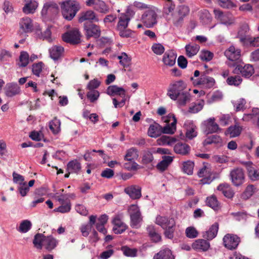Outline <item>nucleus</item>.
I'll return each instance as SVG.
<instances>
[{
	"mask_svg": "<svg viewBox=\"0 0 259 259\" xmlns=\"http://www.w3.org/2000/svg\"><path fill=\"white\" fill-rule=\"evenodd\" d=\"M61 7L63 17L67 20H71L80 9L78 3L74 1L66 0L61 3Z\"/></svg>",
	"mask_w": 259,
	"mask_h": 259,
	"instance_id": "nucleus-1",
	"label": "nucleus"
},
{
	"mask_svg": "<svg viewBox=\"0 0 259 259\" xmlns=\"http://www.w3.org/2000/svg\"><path fill=\"white\" fill-rule=\"evenodd\" d=\"M190 12L189 8L186 5H181L177 7L176 11L168 17L167 20L172 23L176 27L182 25L184 18L188 15Z\"/></svg>",
	"mask_w": 259,
	"mask_h": 259,
	"instance_id": "nucleus-2",
	"label": "nucleus"
},
{
	"mask_svg": "<svg viewBox=\"0 0 259 259\" xmlns=\"http://www.w3.org/2000/svg\"><path fill=\"white\" fill-rule=\"evenodd\" d=\"M131 219V226L134 228H139L143 219L139 207L137 205H131L128 209Z\"/></svg>",
	"mask_w": 259,
	"mask_h": 259,
	"instance_id": "nucleus-3",
	"label": "nucleus"
},
{
	"mask_svg": "<svg viewBox=\"0 0 259 259\" xmlns=\"http://www.w3.org/2000/svg\"><path fill=\"white\" fill-rule=\"evenodd\" d=\"M186 88V84L182 80L171 83L167 90V95L172 100H176L179 96Z\"/></svg>",
	"mask_w": 259,
	"mask_h": 259,
	"instance_id": "nucleus-4",
	"label": "nucleus"
},
{
	"mask_svg": "<svg viewBox=\"0 0 259 259\" xmlns=\"http://www.w3.org/2000/svg\"><path fill=\"white\" fill-rule=\"evenodd\" d=\"M229 177L233 185L236 187L241 186L245 180L244 171L240 167L232 169L230 172Z\"/></svg>",
	"mask_w": 259,
	"mask_h": 259,
	"instance_id": "nucleus-5",
	"label": "nucleus"
},
{
	"mask_svg": "<svg viewBox=\"0 0 259 259\" xmlns=\"http://www.w3.org/2000/svg\"><path fill=\"white\" fill-rule=\"evenodd\" d=\"M225 55L230 61L232 62L228 64L230 67H234L240 62L241 51L239 49H235L234 46H231L226 50Z\"/></svg>",
	"mask_w": 259,
	"mask_h": 259,
	"instance_id": "nucleus-6",
	"label": "nucleus"
},
{
	"mask_svg": "<svg viewBox=\"0 0 259 259\" xmlns=\"http://www.w3.org/2000/svg\"><path fill=\"white\" fill-rule=\"evenodd\" d=\"M141 21L146 27L152 28L157 24V14L153 10H147L142 15Z\"/></svg>",
	"mask_w": 259,
	"mask_h": 259,
	"instance_id": "nucleus-7",
	"label": "nucleus"
},
{
	"mask_svg": "<svg viewBox=\"0 0 259 259\" xmlns=\"http://www.w3.org/2000/svg\"><path fill=\"white\" fill-rule=\"evenodd\" d=\"M83 30L88 39L93 37L98 38L101 35V29L99 26L90 22H84Z\"/></svg>",
	"mask_w": 259,
	"mask_h": 259,
	"instance_id": "nucleus-8",
	"label": "nucleus"
},
{
	"mask_svg": "<svg viewBox=\"0 0 259 259\" xmlns=\"http://www.w3.org/2000/svg\"><path fill=\"white\" fill-rule=\"evenodd\" d=\"M80 37L81 34L78 29L74 28L63 34L62 39L65 42L75 45L80 42Z\"/></svg>",
	"mask_w": 259,
	"mask_h": 259,
	"instance_id": "nucleus-9",
	"label": "nucleus"
},
{
	"mask_svg": "<svg viewBox=\"0 0 259 259\" xmlns=\"http://www.w3.org/2000/svg\"><path fill=\"white\" fill-rule=\"evenodd\" d=\"M134 14L133 11L130 9H127L125 13L121 14L118 17V22L116 26L117 30L126 28Z\"/></svg>",
	"mask_w": 259,
	"mask_h": 259,
	"instance_id": "nucleus-10",
	"label": "nucleus"
},
{
	"mask_svg": "<svg viewBox=\"0 0 259 259\" xmlns=\"http://www.w3.org/2000/svg\"><path fill=\"white\" fill-rule=\"evenodd\" d=\"M122 214L119 213L116 214L112 219V223L113 225V231L115 234H121L127 228V225L122 221Z\"/></svg>",
	"mask_w": 259,
	"mask_h": 259,
	"instance_id": "nucleus-11",
	"label": "nucleus"
},
{
	"mask_svg": "<svg viewBox=\"0 0 259 259\" xmlns=\"http://www.w3.org/2000/svg\"><path fill=\"white\" fill-rule=\"evenodd\" d=\"M240 242V238L234 234H227L223 238L225 247L230 250L236 249Z\"/></svg>",
	"mask_w": 259,
	"mask_h": 259,
	"instance_id": "nucleus-12",
	"label": "nucleus"
},
{
	"mask_svg": "<svg viewBox=\"0 0 259 259\" xmlns=\"http://www.w3.org/2000/svg\"><path fill=\"white\" fill-rule=\"evenodd\" d=\"M234 73L241 74L242 76L246 78L250 77L254 73V68L251 65L238 64L233 71Z\"/></svg>",
	"mask_w": 259,
	"mask_h": 259,
	"instance_id": "nucleus-13",
	"label": "nucleus"
},
{
	"mask_svg": "<svg viewBox=\"0 0 259 259\" xmlns=\"http://www.w3.org/2000/svg\"><path fill=\"white\" fill-rule=\"evenodd\" d=\"M93 23L99 21L97 14L92 10H88L80 13L78 17V22L82 23L84 21Z\"/></svg>",
	"mask_w": 259,
	"mask_h": 259,
	"instance_id": "nucleus-14",
	"label": "nucleus"
},
{
	"mask_svg": "<svg viewBox=\"0 0 259 259\" xmlns=\"http://www.w3.org/2000/svg\"><path fill=\"white\" fill-rule=\"evenodd\" d=\"M242 163L245 166L249 179L252 182L259 181V168L254 167L252 162L250 161L244 162Z\"/></svg>",
	"mask_w": 259,
	"mask_h": 259,
	"instance_id": "nucleus-15",
	"label": "nucleus"
},
{
	"mask_svg": "<svg viewBox=\"0 0 259 259\" xmlns=\"http://www.w3.org/2000/svg\"><path fill=\"white\" fill-rule=\"evenodd\" d=\"M167 150L163 148H151L149 150L145 151L142 157V162L144 164H148L152 162L154 159L153 153H159L166 154Z\"/></svg>",
	"mask_w": 259,
	"mask_h": 259,
	"instance_id": "nucleus-16",
	"label": "nucleus"
},
{
	"mask_svg": "<svg viewBox=\"0 0 259 259\" xmlns=\"http://www.w3.org/2000/svg\"><path fill=\"white\" fill-rule=\"evenodd\" d=\"M215 84V80L213 78L207 75L206 72H201L200 77L198 79L197 84L201 85L203 88H211Z\"/></svg>",
	"mask_w": 259,
	"mask_h": 259,
	"instance_id": "nucleus-17",
	"label": "nucleus"
},
{
	"mask_svg": "<svg viewBox=\"0 0 259 259\" xmlns=\"http://www.w3.org/2000/svg\"><path fill=\"white\" fill-rule=\"evenodd\" d=\"M203 128L206 134L218 132L220 130L219 125L215 122L214 117L209 118L203 123Z\"/></svg>",
	"mask_w": 259,
	"mask_h": 259,
	"instance_id": "nucleus-18",
	"label": "nucleus"
},
{
	"mask_svg": "<svg viewBox=\"0 0 259 259\" xmlns=\"http://www.w3.org/2000/svg\"><path fill=\"white\" fill-rule=\"evenodd\" d=\"M155 223L161 226L163 229L169 228L170 226H176V222L174 218L160 215L156 217Z\"/></svg>",
	"mask_w": 259,
	"mask_h": 259,
	"instance_id": "nucleus-19",
	"label": "nucleus"
},
{
	"mask_svg": "<svg viewBox=\"0 0 259 259\" xmlns=\"http://www.w3.org/2000/svg\"><path fill=\"white\" fill-rule=\"evenodd\" d=\"M198 175L199 177L203 178L201 181L203 184H209L212 181L210 169L207 164H204L202 167L198 171Z\"/></svg>",
	"mask_w": 259,
	"mask_h": 259,
	"instance_id": "nucleus-20",
	"label": "nucleus"
},
{
	"mask_svg": "<svg viewBox=\"0 0 259 259\" xmlns=\"http://www.w3.org/2000/svg\"><path fill=\"white\" fill-rule=\"evenodd\" d=\"M124 192L132 199H139L142 196L141 187L138 185H131L125 188Z\"/></svg>",
	"mask_w": 259,
	"mask_h": 259,
	"instance_id": "nucleus-21",
	"label": "nucleus"
},
{
	"mask_svg": "<svg viewBox=\"0 0 259 259\" xmlns=\"http://www.w3.org/2000/svg\"><path fill=\"white\" fill-rule=\"evenodd\" d=\"M58 5L53 2H48L44 4L41 10L42 15L53 16L56 15L58 12Z\"/></svg>",
	"mask_w": 259,
	"mask_h": 259,
	"instance_id": "nucleus-22",
	"label": "nucleus"
},
{
	"mask_svg": "<svg viewBox=\"0 0 259 259\" xmlns=\"http://www.w3.org/2000/svg\"><path fill=\"white\" fill-rule=\"evenodd\" d=\"M4 90L6 96L8 97H12L19 94L21 92L20 87L15 82L7 83Z\"/></svg>",
	"mask_w": 259,
	"mask_h": 259,
	"instance_id": "nucleus-23",
	"label": "nucleus"
},
{
	"mask_svg": "<svg viewBox=\"0 0 259 259\" xmlns=\"http://www.w3.org/2000/svg\"><path fill=\"white\" fill-rule=\"evenodd\" d=\"M24 2L23 12L26 14H33L38 7V3L35 0H24Z\"/></svg>",
	"mask_w": 259,
	"mask_h": 259,
	"instance_id": "nucleus-24",
	"label": "nucleus"
},
{
	"mask_svg": "<svg viewBox=\"0 0 259 259\" xmlns=\"http://www.w3.org/2000/svg\"><path fill=\"white\" fill-rule=\"evenodd\" d=\"M106 93L110 96L118 95L121 97H125V90L123 88L119 87L116 85L109 86L106 90Z\"/></svg>",
	"mask_w": 259,
	"mask_h": 259,
	"instance_id": "nucleus-25",
	"label": "nucleus"
},
{
	"mask_svg": "<svg viewBox=\"0 0 259 259\" xmlns=\"http://www.w3.org/2000/svg\"><path fill=\"white\" fill-rule=\"evenodd\" d=\"M242 130V127L238 124L229 126L225 131V134L226 136L233 138L239 136Z\"/></svg>",
	"mask_w": 259,
	"mask_h": 259,
	"instance_id": "nucleus-26",
	"label": "nucleus"
},
{
	"mask_svg": "<svg viewBox=\"0 0 259 259\" xmlns=\"http://www.w3.org/2000/svg\"><path fill=\"white\" fill-rule=\"evenodd\" d=\"M148 236L154 242L157 243L161 241V236L158 233L155 227L153 225L148 226L146 228Z\"/></svg>",
	"mask_w": 259,
	"mask_h": 259,
	"instance_id": "nucleus-27",
	"label": "nucleus"
},
{
	"mask_svg": "<svg viewBox=\"0 0 259 259\" xmlns=\"http://www.w3.org/2000/svg\"><path fill=\"white\" fill-rule=\"evenodd\" d=\"M162 133V126L159 124L154 122L151 124L148 130V135L152 138H157Z\"/></svg>",
	"mask_w": 259,
	"mask_h": 259,
	"instance_id": "nucleus-28",
	"label": "nucleus"
},
{
	"mask_svg": "<svg viewBox=\"0 0 259 259\" xmlns=\"http://www.w3.org/2000/svg\"><path fill=\"white\" fill-rule=\"evenodd\" d=\"M20 27L24 32H31L33 29L31 19L27 17L23 18L20 21Z\"/></svg>",
	"mask_w": 259,
	"mask_h": 259,
	"instance_id": "nucleus-29",
	"label": "nucleus"
},
{
	"mask_svg": "<svg viewBox=\"0 0 259 259\" xmlns=\"http://www.w3.org/2000/svg\"><path fill=\"white\" fill-rule=\"evenodd\" d=\"M64 51L63 47L60 46H54L49 50L50 56L53 60H57L62 56Z\"/></svg>",
	"mask_w": 259,
	"mask_h": 259,
	"instance_id": "nucleus-30",
	"label": "nucleus"
},
{
	"mask_svg": "<svg viewBox=\"0 0 259 259\" xmlns=\"http://www.w3.org/2000/svg\"><path fill=\"white\" fill-rule=\"evenodd\" d=\"M217 189L222 192L224 195L228 198H232L234 195V192L230 186L228 184H222L218 186Z\"/></svg>",
	"mask_w": 259,
	"mask_h": 259,
	"instance_id": "nucleus-31",
	"label": "nucleus"
},
{
	"mask_svg": "<svg viewBox=\"0 0 259 259\" xmlns=\"http://www.w3.org/2000/svg\"><path fill=\"white\" fill-rule=\"evenodd\" d=\"M177 56L171 51H167L165 53L162 61L166 65L172 66L176 63Z\"/></svg>",
	"mask_w": 259,
	"mask_h": 259,
	"instance_id": "nucleus-32",
	"label": "nucleus"
},
{
	"mask_svg": "<svg viewBox=\"0 0 259 259\" xmlns=\"http://www.w3.org/2000/svg\"><path fill=\"white\" fill-rule=\"evenodd\" d=\"M219 224L218 223H214L209 228V230L204 233L203 237L207 240H212L217 235L219 230Z\"/></svg>",
	"mask_w": 259,
	"mask_h": 259,
	"instance_id": "nucleus-33",
	"label": "nucleus"
},
{
	"mask_svg": "<svg viewBox=\"0 0 259 259\" xmlns=\"http://www.w3.org/2000/svg\"><path fill=\"white\" fill-rule=\"evenodd\" d=\"M176 5L171 0H166L164 7V12L167 19L168 18V17H170L171 15L176 12Z\"/></svg>",
	"mask_w": 259,
	"mask_h": 259,
	"instance_id": "nucleus-34",
	"label": "nucleus"
},
{
	"mask_svg": "<svg viewBox=\"0 0 259 259\" xmlns=\"http://www.w3.org/2000/svg\"><path fill=\"white\" fill-rule=\"evenodd\" d=\"M139 157V151L135 147H132L126 151L124 159L126 161H134L137 160Z\"/></svg>",
	"mask_w": 259,
	"mask_h": 259,
	"instance_id": "nucleus-35",
	"label": "nucleus"
},
{
	"mask_svg": "<svg viewBox=\"0 0 259 259\" xmlns=\"http://www.w3.org/2000/svg\"><path fill=\"white\" fill-rule=\"evenodd\" d=\"M209 242L204 239H198L192 244V247L196 250L206 251L209 247Z\"/></svg>",
	"mask_w": 259,
	"mask_h": 259,
	"instance_id": "nucleus-36",
	"label": "nucleus"
},
{
	"mask_svg": "<svg viewBox=\"0 0 259 259\" xmlns=\"http://www.w3.org/2000/svg\"><path fill=\"white\" fill-rule=\"evenodd\" d=\"M173 160L172 157L164 156L163 159L157 165V168L161 171H164Z\"/></svg>",
	"mask_w": 259,
	"mask_h": 259,
	"instance_id": "nucleus-37",
	"label": "nucleus"
},
{
	"mask_svg": "<svg viewBox=\"0 0 259 259\" xmlns=\"http://www.w3.org/2000/svg\"><path fill=\"white\" fill-rule=\"evenodd\" d=\"M174 149L176 153L182 155L187 154L190 149L189 145L182 143H178L176 144Z\"/></svg>",
	"mask_w": 259,
	"mask_h": 259,
	"instance_id": "nucleus-38",
	"label": "nucleus"
},
{
	"mask_svg": "<svg viewBox=\"0 0 259 259\" xmlns=\"http://www.w3.org/2000/svg\"><path fill=\"white\" fill-rule=\"evenodd\" d=\"M153 259H175V258L170 249H164L156 254Z\"/></svg>",
	"mask_w": 259,
	"mask_h": 259,
	"instance_id": "nucleus-39",
	"label": "nucleus"
},
{
	"mask_svg": "<svg viewBox=\"0 0 259 259\" xmlns=\"http://www.w3.org/2000/svg\"><path fill=\"white\" fill-rule=\"evenodd\" d=\"M57 241L52 236H45L44 239V246L47 250L50 251L56 247Z\"/></svg>",
	"mask_w": 259,
	"mask_h": 259,
	"instance_id": "nucleus-40",
	"label": "nucleus"
},
{
	"mask_svg": "<svg viewBox=\"0 0 259 259\" xmlns=\"http://www.w3.org/2000/svg\"><path fill=\"white\" fill-rule=\"evenodd\" d=\"M94 9L96 11L102 13L107 14L109 11V6L103 1H98Z\"/></svg>",
	"mask_w": 259,
	"mask_h": 259,
	"instance_id": "nucleus-41",
	"label": "nucleus"
},
{
	"mask_svg": "<svg viewBox=\"0 0 259 259\" xmlns=\"http://www.w3.org/2000/svg\"><path fill=\"white\" fill-rule=\"evenodd\" d=\"M80 169V164L76 160L71 161L67 164V170L69 173H77Z\"/></svg>",
	"mask_w": 259,
	"mask_h": 259,
	"instance_id": "nucleus-42",
	"label": "nucleus"
},
{
	"mask_svg": "<svg viewBox=\"0 0 259 259\" xmlns=\"http://www.w3.org/2000/svg\"><path fill=\"white\" fill-rule=\"evenodd\" d=\"M177 100H178L177 102L179 105L185 106L191 101V95L188 92H184L179 96Z\"/></svg>",
	"mask_w": 259,
	"mask_h": 259,
	"instance_id": "nucleus-43",
	"label": "nucleus"
},
{
	"mask_svg": "<svg viewBox=\"0 0 259 259\" xmlns=\"http://www.w3.org/2000/svg\"><path fill=\"white\" fill-rule=\"evenodd\" d=\"M186 54L189 57L197 54L199 50V46L196 44L188 45L185 47Z\"/></svg>",
	"mask_w": 259,
	"mask_h": 259,
	"instance_id": "nucleus-44",
	"label": "nucleus"
},
{
	"mask_svg": "<svg viewBox=\"0 0 259 259\" xmlns=\"http://www.w3.org/2000/svg\"><path fill=\"white\" fill-rule=\"evenodd\" d=\"M45 236L42 234L37 233L34 236L33 243L37 249H41L42 245H44V239Z\"/></svg>",
	"mask_w": 259,
	"mask_h": 259,
	"instance_id": "nucleus-45",
	"label": "nucleus"
},
{
	"mask_svg": "<svg viewBox=\"0 0 259 259\" xmlns=\"http://www.w3.org/2000/svg\"><path fill=\"white\" fill-rule=\"evenodd\" d=\"M60 120L55 117L50 122V129L54 134H56L60 131Z\"/></svg>",
	"mask_w": 259,
	"mask_h": 259,
	"instance_id": "nucleus-46",
	"label": "nucleus"
},
{
	"mask_svg": "<svg viewBox=\"0 0 259 259\" xmlns=\"http://www.w3.org/2000/svg\"><path fill=\"white\" fill-rule=\"evenodd\" d=\"M29 56L27 52H22L19 56V61L18 65L20 67H26L29 63Z\"/></svg>",
	"mask_w": 259,
	"mask_h": 259,
	"instance_id": "nucleus-47",
	"label": "nucleus"
},
{
	"mask_svg": "<svg viewBox=\"0 0 259 259\" xmlns=\"http://www.w3.org/2000/svg\"><path fill=\"white\" fill-rule=\"evenodd\" d=\"M206 204L214 210L219 208V202L214 195L208 197L206 200Z\"/></svg>",
	"mask_w": 259,
	"mask_h": 259,
	"instance_id": "nucleus-48",
	"label": "nucleus"
},
{
	"mask_svg": "<svg viewBox=\"0 0 259 259\" xmlns=\"http://www.w3.org/2000/svg\"><path fill=\"white\" fill-rule=\"evenodd\" d=\"M31 226L30 221L24 220L20 223L17 230L21 233H26L31 229Z\"/></svg>",
	"mask_w": 259,
	"mask_h": 259,
	"instance_id": "nucleus-49",
	"label": "nucleus"
},
{
	"mask_svg": "<svg viewBox=\"0 0 259 259\" xmlns=\"http://www.w3.org/2000/svg\"><path fill=\"white\" fill-rule=\"evenodd\" d=\"M196 126L193 123L189 124V126L187 128L186 132V136L189 139H192L196 137L197 133L196 131Z\"/></svg>",
	"mask_w": 259,
	"mask_h": 259,
	"instance_id": "nucleus-50",
	"label": "nucleus"
},
{
	"mask_svg": "<svg viewBox=\"0 0 259 259\" xmlns=\"http://www.w3.org/2000/svg\"><path fill=\"white\" fill-rule=\"evenodd\" d=\"M183 171L189 175H191L193 174L194 163L191 161H187L183 163Z\"/></svg>",
	"mask_w": 259,
	"mask_h": 259,
	"instance_id": "nucleus-51",
	"label": "nucleus"
},
{
	"mask_svg": "<svg viewBox=\"0 0 259 259\" xmlns=\"http://www.w3.org/2000/svg\"><path fill=\"white\" fill-rule=\"evenodd\" d=\"M256 188L253 185H248L243 194H242V197L244 199H248L250 198L252 195L255 193Z\"/></svg>",
	"mask_w": 259,
	"mask_h": 259,
	"instance_id": "nucleus-52",
	"label": "nucleus"
},
{
	"mask_svg": "<svg viewBox=\"0 0 259 259\" xmlns=\"http://www.w3.org/2000/svg\"><path fill=\"white\" fill-rule=\"evenodd\" d=\"M242 79L240 76L235 75L234 76L229 77L226 81L229 85H239L242 82Z\"/></svg>",
	"mask_w": 259,
	"mask_h": 259,
	"instance_id": "nucleus-53",
	"label": "nucleus"
},
{
	"mask_svg": "<svg viewBox=\"0 0 259 259\" xmlns=\"http://www.w3.org/2000/svg\"><path fill=\"white\" fill-rule=\"evenodd\" d=\"M200 18L204 24H207L211 21L212 17L207 10H204L201 13Z\"/></svg>",
	"mask_w": 259,
	"mask_h": 259,
	"instance_id": "nucleus-54",
	"label": "nucleus"
},
{
	"mask_svg": "<svg viewBox=\"0 0 259 259\" xmlns=\"http://www.w3.org/2000/svg\"><path fill=\"white\" fill-rule=\"evenodd\" d=\"M160 145H171L176 142V139L167 136H162L157 140Z\"/></svg>",
	"mask_w": 259,
	"mask_h": 259,
	"instance_id": "nucleus-55",
	"label": "nucleus"
},
{
	"mask_svg": "<svg viewBox=\"0 0 259 259\" xmlns=\"http://www.w3.org/2000/svg\"><path fill=\"white\" fill-rule=\"evenodd\" d=\"M120 60V64L123 67H125L128 65L131 61V59L128 57L125 53H122L121 54L117 57Z\"/></svg>",
	"mask_w": 259,
	"mask_h": 259,
	"instance_id": "nucleus-56",
	"label": "nucleus"
},
{
	"mask_svg": "<svg viewBox=\"0 0 259 259\" xmlns=\"http://www.w3.org/2000/svg\"><path fill=\"white\" fill-rule=\"evenodd\" d=\"M117 31L119 32V36L121 37H134V32L132 30L128 29L127 27Z\"/></svg>",
	"mask_w": 259,
	"mask_h": 259,
	"instance_id": "nucleus-57",
	"label": "nucleus"
},
{
	"mask_svg": "<svg viewBox=\"0 0 259 259\" xmlns=\"http://www.w3.org/2000/svg\"><path fill=\"white\" fill-rule=\"evenodd\" d=\"M100 96V93L97 90H90L87 93V97L91 102L97 101Z\"/></svg>",
	"mask_w": 259,
	"mask_h": 259,
	"instance_id": "nucleus-58",
	"label": "nucleus"
},
{
	"mask_svg": "<svg viewBox=\"0 0 259 259\" xmlns=\"http://www.w3.org/2000/svg\"><path fill=\"white\" fill-rule=\"evenodd\" d=\"M44 65V63L41 62L34 64L32 66V71L33 74L37 76H39V74L42 71Z\"/></svg>",
	"mask_w": 259,
	"mask_h": 259,
	"instance_id": "nucleus-59",
	"label": "nucleus"
},
{
	"mask_svg": "<svg viewBox=\"0 0 259 259\" xmlns=\"http://www.w3.org/2000/svg\"><path fill=\"white\" fill-rule=\"evenodd\" d=\"M204 104V102L202 100L198 104H195L194 105L190 107L189 112L192 113H196L202 109Z\"/></svg>",
	"mask_w": 259,
	"mask_h": 259,
	"instance_id": "nucleus-60",
	"label": "nucleus"
},
{
	"mask_svg": "<svg viewBox=\"0 0 259 259\" xmlns=\"http://www.w3.org/2000/svg\"><path fill=\"white\" fill-rule=\"evenodd\" d=\"M13 178L14 183L18 184L19 185L26 183L24 181V178L23 176L15 171L13 172Z\"/></svg>",
	"mask_w": 259,
	"mask_h": 259,
	"instance_id": "nucleus-61",
	"label": "nucleus"
},
{
	"mask_svg": "<svg viewBox=\"0 0 259 259\" xmlns=\"http://www.w3.org/2000/svg\"><path fill=\"white\" fill-rule=\"evenodd\" d=\"M153 52L158 55H160L164 52V47L160 44H155L152 47Z\"/></svg>",
	"mask_w": 259,
	"mask_h": 259,
	"instance_id": "nucleus-62",
	"label": "nucleus"
},
{
	"mask_svg": "<svg viewBox=\"0 0 259 259\" xmlns=\"http://www.w3.org/2000/svg\"><path fill=\"white\" fill-rule=\"evenodd\" d=\"M123 164V167L128 170H134L138 168V164L134 161H127Z\"/></svg>",
	"mask_w": 259,
	"mask_h": 259,
	"instance_id": "nucleus-63",
	"label": "nucleus"
},
{
	"mask_svg": "<svg viewBox=\"0 0 259 259\" xmlns=\"http://www.w3.org/2000/svg\"><path fill=\"white\" fill-rule=\"evenodd\" d=\"M186 236L189 238H194L198 236V232L192 227H189L186 230Z\"/></svg>",
	"mask_w": 259,
	"mask_h": 259,
	"instance_id": "nucleus-64",
	"label": "nucleus"
}]
</instances>
